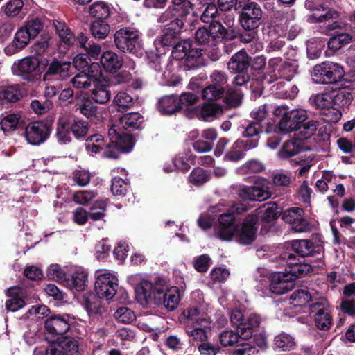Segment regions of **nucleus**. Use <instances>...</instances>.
Segmentation results:
<instances>
[{
    "mask_svg": "<svg viewBox=\"0 0 355 355\" xmlns=\"http://www.w3.org/2000/svg\"><path fill=\"white\" fill-rule=\"evenodd\" d=\"M239 196L244 200L263 201L271 197V193L264 182H256L254 186L241 188Z\"/></svg>",
    "mask_w": 355,
    "mask_h": 355,
    "instance_id": "nucleus-21",
    "label": "nucleus"
},
{
    "mask_svg": "<svg viewBox=\"0 0 355 355\" xmlns=\"http://www.w3.org/2000/svg\"><path fill=\"white\" fill-rule=\"evenodd\" d=\"M117 125H111L108 130L110 142L105 144L101 135H94L85 141V148L88 153L93 155L103 151V156L116 159L121 153L130 151L134 146V139L130 135H122Z\"/></svg>",
    "mask_w": 355,
    "mask_h": 355,
    "instance_id": "nucleus-1",
    "label": "nucleus"
},
{
    "mask_svg": "<svg viewBox=\"0 0 355 355\" xmlns=\"http://www.w3.org/2000/svg\"><path fill=\"white\" fill-rule=\"evenodd\" d=\"M316 293L313 290L306 288L295 291L290 297L291 304L294 306H301L305 305L311 301L315 299Z\"/></svg>",
    "mask_w": 355,
    "mask_h": 355,
    "instance_id": "nucleus-35",
    "label": "nucleus"
},
{
    "mask_svg": "<svg viewBox=\"0 0 355 355\" xmlns=\"http://www.w3.org/2000/svg\"><path fill=\"white\" fill-rule=\"evenodd\" d=\"M47 275L51 279L59 282L62 284L67 278L66 274L58 264L51 265L48 268Z\"/></svg>",
    "mask_w": 355,
    "mask_h": 355,
    "instance_id": "nucleus-64",
    "label": "nucleus"
},
{
    "mask_svg": "<svg viewBox=\"0 0 355 355\" xmlns=\"http://www.w3.org/2000/svg\"><path fill=\"white\" fill-rule=\"evenodd\" d=\"M71 63L70 62L62 61L54 58L51 61L46 67L43 76V80H63L70 76Z\"/></svg>",
    "mask_w": 355,
    "mask_h": 355,
    "instance_id": "nucleus-14",
    "label": "nucleus"
},
{
    "mask_svg": "<svg viewBox=\"0 0 355 355\" xmlns=\"http://www.w3.org/2000/svg\"><path fill=\"white\" fill-rule=\"evenodd\" d=\"M311 103L322 112L333 106L332 92L317 94L310 98Z\"/></svg>",
    "mask_w": 355,
    "mask_h": 355,
    "instance_id": "nucleus-41",
    "label": "nucleus"
},
{
    "mask_svg": "<svg viewBox=\"0 0 355 355\" xmlns=\"http://www.w3.org/2000/svg\"><path fill=\"white\" fill-rule=\"evenodd\" d=\"M95 291L98 297L109 301L116 293L118 279L110 271L101 269L96 272Z\"/></svg>",
    "mask_w": 355,
    "mask_h": 355,
    "instance_id": "nucleus-6",
    "label": "nucleus"
},
{
    "mask_svg": "<svg viewBox=\"0 0 355 355\" xmlns=\"http://www.w3.org/2000/svg\"><path fill=\"white\" fill-rule=\"evenodd\" d=\"M75 107L81 114L88 119L92 116H98V107L94 105L92 101L87 97H83L78 101Z\"/></svg>",
    "mask_w": 355,
    "mask_h": 355,
    "instance_id": "nucleus-37",
    "label": "nucleus"
},
{
    "mask_svg": "<svg viewBox=\"0 0 355 355\" xmlns=\"http://www.w3.org/2000/svg\"><path fill=\"white\" fill-rule=\"evenodd\" d=\"M39 60L33 56L26 57L20 60L14 67L13 70L17 75L30 74L39 67Z\"/></svg>",
    "mask_w": 355,
    "mask_h": 355,
    "instance_id": "nucleus-32",
    "label": "nucleus"
},
{
    "mask_svg": "<svg viewBox=\"0 0 355 355\" xmlns=\"http://www.w3.org/2000/svg\"><path fill=\"white\" fill-rule=\"evenodd\" d=\"M21 114L19 113H11L5 116L0 122L1 130L7 134L14 131L17 125L21 121Z\"/></svg>",
    "mask_w": 355,
    "mask_h": 355,
    "instance_id": "nucleus-45",
    "label": "nucleus"
},
{
    "mask_svg": "<svg viewBox=\"0 0 355 355\" xmlns=\"http://www.w3.org/2000/svg\"><path fill=\"white\" fill-rule=\"evenodd\" d=\"M114 42L121 51L132 52L140 44V33L135 29H120L114 35Z\"/></svg>",
    "mask_w": 355,
    "mask_h": 355,
    "instance_id": "nucleus-12",
    "label": "nucleus"
},
{
    "mask_svg": "<svg viewBox=\"0 0 355 355\" xmlns=\"http://www.w3.org/2000/svg\"><path fill=\"white\" fill-rule=\"evenodd\" d=\"M21 96L19 90V86H8L0 92V100H5L7 102H15Z\"/></svg>",
    "mask_w": 355,
    "mask_h": 355,
    "instance_id": "nucleus-57",
    "label": "nucleus"
},
{
    "mask_svg": "<svg viewBox=\"0 0 355 355\" xmlns=\"http://www.w3.org/2000/svg\"><path fill=\"white\" fill-rule=\"evenodd\" d=\"M74 323V318L69 314H58L51 316L45 322L47 332L52 336L66 334Z\"/></svg>",
    "mask_w": 355,
    "mask_h": 355,
    "instance_id": "nucleus-13",
    "label": "nucleus"
},
{
    "mask_svg": "<svg viewBox=\"0 0 355 355\" xmlns=\"http://www.w3.org/2000/svg\"><path fill=\"white\" fill-rule=\"evenodd\" d=\"M245 211V209L243 205H235L231 209L232 213L220 214L218 225L215 227V236L224 241H231L235 239L238 232V225L233 214H241Z\"/></svg>",
    "mask_w": 355,
    "mask_h": 355,
    "instance_id": "nucleus-4",
    "label": "nucleus"
},
{
    "mask_svg": "<svg viewBox=\"0 0 355 355\" xmlns=\"http://www.w3.org/2000/svg\"><path fill=\"white\" fill-rule=\"evenodd\" d=\"M114 318L120 322L130 323L135 320V315L130 309L123 306L116 311Z\"/></svg>",
    "mask_w": 355,
    "mask_h": 355,
    "instance_id": "nucleus-60",
    "label": "nucleus"
},
{
    "mask_svg": "<svg viewBox=\"0 0 355 355\" xmlns=\"http://www.w3.org/2000/svg\"><path fill=\"white\" fill-rule=\"evenodd\" d=\"M89 12L97 19H105L110 16V9L105 2L97 1L90 6Z\"/></svg>",
    "mask_w": 355,
    "mask_h": 355,
    "instance_id": "nucleus-49",
    "label": "nucleus"
},
{
    "mask_svg": "<svg viewBox=\"0 0 355 355\" xmlns=\"http://www.w3.org/2000/svg\"><path fill=\"white\" fill-rule=\"evenodd\" d=\"M58 344L67 355H74L78 351V343L73 338L64 337L60 341L55 343Z\"/></svg>",
    "mask_w": 355,
    "mask_h": 355,
    "instance_id": "nucleus-58",
    "label": "nucleus"
},
{
    "mask_svg": "<svg viewBox=\"0 0 355 355\" xmlns=\"http://www.w3.org/2000/svg\"><path fill=\"white\" fill-rule=\"evenodd\" d=\"M209 179L206 172L200 168H196L190 174L189 180L194 185L198 186L205 183Z\"/></svg>",
    "mask_w": 355,
    "mask_h": 355,
    "instance_id": "nucleus-62",
    "label": "nucleus"
},
{
    "mask_svg": "<svg viewBox=\"0 0 355 355\" xmlns=\"http://www.w3.org/2000/svg\"><path fill=\"white\" fill-rule=\"evenodd\" d=\"M329 309V303L324 297L314 299L313 302L309 306V312L314 314V317L317 316V314L322 315V313L323 314Z\"/></svg>",
    "mask_w": 355,
    "mask_h": 355,
    "instance_id": "nucleus-53",
    "label": "nucleus"
},
{
    "mask_svg": "<svg viewBox=\"0 0 355 355\" xmlns=\"http://www.w3.org/2000/svg\"><path fill=\"white\" fill-rule=\"evenodd\" d=\"M101 299L98 295L92 292H87L83 295L81 303L89 316L102 313L103 307Z\"/></svg>",
    "mask_w": 355,
    "mask_h": 355,
    "instance_id": "nucleus-30",
    "label": "nucleus"
},
{
    "mask_svg": "<svg viewBox=\"0 0 355 355\" xmlns=\"http://www.w3.org/2000/svg\"><path fill=\"white\" fill-rule=\"evenodd\" d=\"M88 131V124L80 119H73L69 115L60 116L57 122L56 136L58 140L66 144L70 142L71 133L76 139L86 136Z\"/></svg>",
    "mask_w": 355,
    "mask_h": 355,
    "instance_id": "nucleus-2",
    "label": "nucleus"
},
{
    "mask_svg": "<svg viewBox=\"0 0 355 355\" xmlns=\"http://www.w3.org/2000/svg\"><path fill=\"white\" fill-rule=\"evenodd\" d=\"M243 140L238 139L231 146L229 150L225 155L223 159L225 161L238 162L244 158L245 153L243 150Z\"/></svg>",
    "mask_w": 355,
    "mask_h": 355,
    "instance_id": "nucleus-42",
    "label": "nucleus"
},
{
    "mask_svg": "<svg viewBox=\"0 0 355 355\" xmlns=\"http://www.w3.org/2000/svg\"><path fill=\"white\" fill-rule=\"evenodd\" d=\"M304 211L298 207H291L283 213V220L291 225L296 232H306L311 230V225L303 218Z\"/></svg>",
    "mask_w": 355,
    "mask_h": 355,
    "instance_id": "nucleus-16",
    "label": "nucleus"
},
{
    "mask_svg": "<svg viewBox=\"0 0 355 355\" xmlns=\"http://www.w3.org/2000/svg\"><path fill=\"white\" fill-rule=\"evenodd\" d=\"M173 56L177 60L186 59L189 62L190 57H193V51L191 50V43L189 40H182L173 47Z\"/></svg>",
    "mask_w": 355,
    "mask_h": 355,
    "instance_id": "nucleus-39",
    "label": "nucleus"
},
{
    "mask_svg": "<svg viewBox=\"0 0 355 355\" xmlns=\"http://www.w3.org/2000/svg\"><path fill=\"white\" fill-rule=\"evenodd\" d=\"M209 312L207 304H201L197 306H190L184 309L182 315L186 319L187 327L195 324H211V320L207 315Z\"/></svg>",
    "mask_w": 355,
    "mask_h": 355,
    "instance_id": "nucleus-18",
    "label": "nucleus"
},
{
    "mask_svg": "<svg viewBox=\"0 0 355 355\" xmlns=\"http://www.w3.org/2000/svg\"><path fill=\"white\" fill-rule=\"evenodd\" d=\"M114 103L119 110L130 108L133 104V98L125 92H119L114 98Z\"/></svg>",
    "mask_w": 355,
    "mask_h": 355,
    "instance_id": "nucleus-56",
    "label": "nucleus"
},
{
    "mask_svg": "<svg viewBox=\"0 0 355 355\" xmlns=\"http://www.w3.org/2000/svg\"><path fill=\"white\" fill-rule=\"evenodd\" d=\"M162 296V288L147 280L141 281L135 288L136 299L144 307L159 306Z\"/></svg>",
    "mask_w": 355,
    "mask_h": 355,
    "instance_id": "nucleus-8",
    "label": "nucleus"
},
{
    "mask_svg": "<svg viewBox=\"0 0 355 355\" xmlns=\"http://www.w3.org/2000/svg\"><path fill=\"white\" fill-rule=\"evenodd\" d=\"M23 27L26 29L29 35L34 39L42 31L43 23L40 18L31 17L27 19Z\"/></svg>",
    "mask_w": 355,
    "mask_h": 355,
    "instance_id": "nucleus-51",
    "label": "nucleus"
},
{
    "mask_svg": "<svg viewBox=\"0 0 355 355\" xmlns=\"http://www.w3.org/2000/svg\"><path fill=\"white\" fill-rule=\"evenodd\" d=\"M282 258L286 260L288 267L285 269L289 275V279L295 281L297 278L304 276L312 270L311 265L304 262H295V256L290 252H285Z\"/></svg>",
    "mask_w": 355,
    "mask_h": 355,
    "instance_id": "nucleus-23",
    "label": "nucleus"
},
{
    "mask_svg": "<svg viewBox=\"0 0 355 355\" xmlns=\"http://www.w3.org/2000/svg\"><path fill=\"white\" fill-rule=\"evenodd\" d=\"M8 300L6 301L7 310L15 312L25 306L24 291L18 286L10 287L7 291Z\"/></svg>",
    "mask_w": 355,
    "mask_h": 355,
    "instance_id": "nucleus-26",
    "label": "nucleus"
},
{
    "mask_svg": "<svg viewBox=\"0 0 355 355\" xmlns=\"http://www.w3.org/2000/svg\"><path fill=\"white\" fill-rule=\"evenodd\" d=\"M199 98L198 96L191 92L182 93L178 98L180 109H187L189 106L195 105Z\"/></svg>",
    "mask_w": 355,
    "mask_h": 355,
    "instance_id": "nucleus-61",
    "label": "nucleus"
},
{
    "mask_svg": "<svg viewBox=\"0 0 355 355\" xmlns=\"http://www.w3.org/2000/svg\"><path fill=\"white\" fill-rule=\"evenodd\" d=\"M250 64L249 57L243 51H239L233 55L227 64L230 71L236 73V71H245Z\"/></svg>",
    "mask_w": 355,
    "mask_h": 355,
    "instance_id": "nucleus-33",
    "label": "nucleus"
},
{
    "mask_svg": "<svg viewBox=\"0 0 355 355\" xmlns=\"http://www.w3.org/2000/svg\"><path fill=\"white\" fill-rule=\"evenodd\" d=\"M127 182L118 177H115L112 180L111 185V191L114 196H123L127 191Z\"/></svg>",
    "mask_w": 355,
    "mask_h": 355,
    "instance_id": "nucleus-63",
    "label": "nucleus"
},
{
    "mask_svg": "<svg viewBox=\"0 0 355 355\" xmlns=\"http://www.w3.org/2000/svg\"><path fill=\"white\" fill-rule=\"evenodd\" d=\"M143 122V118L141 115L138 112H130L123 114L119 119L117 124H112V125H117L119 128V132L122 135H129L128 133H125L121 130H135L140 127ZM132 138V137L130 135Z\"/></svg>",
    "mask_w": 355,
    "mask_h": 355,
    "instance_id": "nucleus-28",
    "label": "nucleus"
},
{
    "mask_svg": "<svg viewBox=\"0 0 355 355\" xmlns=\"http://www.w3.org/2000/svg\"><path fill=\"white\" fill-rule=\"evenodd\" d=\"M193 327L191 329L188 326L187 327V334L189 337V341L194 342H204L207 339L208 331L211 329V324H202L192 325Z\"/></svg>",
    "mask_w": 355,
    "mask_h": 355,
    "instance_id": "nucleus-36",
    "label": "nucleus"
},
{
    "mask_svg": "<svg viewBox=\"0 0 355 355\" xmlns=\"http://www.w3.org/2000/svg\"><path fill=\"white\" fill-rule=\"evenodd\" d=\"M243 340L240 338L239 329L237 332L232 330H227L223 331L220 335V343L224 347L232 346L236 343H239Z\"/></svg>",
    "mask_w": 355,
    "mask_h": 355,
    "instance_id": "nucleus-54",
    "label": "nucleus"
},
{
    "mask_svg": "<svg viewBox=\"0 0 355 355\" xmlns=\"http://www.w3.org/2000/svg\"><path fill=\"white\" fill-rule=\"evenodd\" d=\"M323 243L320 234H313L309 239L293 241L291 246L295 252L302 257H306L322 252Z\"/></svg>",
    "mask_w": 355,
    "mask_h": 355,
    "instance_id": "nucleus-10",
    "label": "nucleus"
},
{
    "mask_svg": "<svg viewBox=\"0 0 355 355\" xmlns=\"http://www.w3.org/2000/svg\"><path fill=\"white\" fill-rule=\"evenodd\" d=\"M223 113V106L216 103L204 104L200 110V117L204 121H212Z\"/></svg>",
    "mask_w": 355,
    "mask_h": 355,
    "instance_id": "nucleus-38",
    "label": "nucleus"
},
{
    "mask_svg": "<svg viewBox=\"0 0 355 355\" xmlns=\"http://www.w3.org/2000/svg\"><path fill=\"white\" fill-rule=\"evenodd\" d=\"M160 305L163 304L168 311H173L178 306L180 300V292L177 287H171L166 292L162 289Z\"/></svg>",
    "mask_w": 355,
    "mask_h": 355,
    "instance_id": "nucleus-34",
    "label": "nucleus"
},
{
    "mask_svg": "<svg viewBox=\"0 0 355 355\" xmlns=\"http://www.w3.org/2000/svg\"><path fill=\"white\" fill-rule=\"evenodd\" d=\"M87 280V273L81 268H76L70 276L65 279L63 285L71 290L83 291Z\"/></svg>",
    "mask_w": 355,
    "mask_h": 355,
    "instance_id": "nucleus-27",
    "label": "nucleus"
},
{
    "mask_svg": "<svg viewBox=\"0 0 355 355\" xmlns=\"http://www.w3.org/2000/svg\"><path fill=\"white\" fill-rule=\"evenodd\" d=\"M333 105L337 107H347L352 101V95L347 89L343 88L338 90H333Z\"/></svg>",
    "mask_w": 355,
    "mask_h": 355,
    "instance_id": "nucleus-44",
    "label": "nucleus"
},
{
    "mask_svg": "<svg viewBox=\"0 0 355 355\" xmlns=\"http://www.w3.org/2000/svg\"><path fill=\"white\" fill-rule=\"evenodd\" d=\"M101 64L106 71L114 72L121 67L123 62L116 53L112 51H106L101 58Z\"/></svg>",
    "mask_w": 355,
    "mask_h": 355,
    "instance_id": "nucleus-31",
    "label": "nucleus"
},
{
    "mask_svg": "<svg viewBox=\"0 0 355 355\" xmlns=\"http://www.w3.org/2000/svg\"><path fill=\"white\" fill-rule=\"evenodd\" d=\"M257 214H262V219L266 222H270L278 217L281 210L275 202H270L263 205L260 209L257 210Z\"/></svg>",
    "mask_w": 355,
    "mask_h": 355,
    "instance_id": "nucleus-47",
    "label": "nucleus"
},
{
    "mask_svg": "<svg viewBox=\"0 0 355 355\" xmlns=\"http://www.w3.org/2000/svg\"><path fill=\"white\" fill-rule=\"evenodd\" d=\"M92 78L94 87L92 91V98L98 103H107L111 96L110 91L108 89L109 80L102 75L101 71H97Z\"/></svg>",
    "mask_w": 355,
    "mask_h": 355,
    "instance_id": "nucleus-19",
    "label": "nucleus"
},
{
    "mask_svg": "<svg viewBox=\"0 0 355 355\" xmlns=\"http://www.w3.org/2000/svg\"><path fill=\"white\" fill-rule=\"evenodd\" d=\"M257 214H248L243 220L240 230L236 232V240L241 245L251 244L256 238Z\"/></svg>",
    "mask_w": 355,
    "mask_h": 355,
    "instance_id": "nucleus-15",
    "label": "nucleus"
},
{
    "mask_svg": "<svg viewBox=\"0 0 355 355\" xmlns=\"http://www.w3.org/2000/svg\"><path fill=\"white\" fill-rule=\"evenodd\" d=\"M334 12L329 8L319 6L313 10V13L308 16L307 20L311 23L324 22L333 17Z\"/></svg>",
    "mask_w": 355,
    "mask_h": 355,
    "instance_id": "nucleus-50",
    "label": "nucleus"
},
{
    "mask_svg": "<svg viewBox=\"0 0 355 355\" xmlns=\"http://www.w3.org/2000/svg\"><path fill=\"white\" fill-rule=\"evenodd\" d=\"M107 202L105 200H97L91 208V212L89 214L82 207L76 209L73 214V220L78 225L85 224L88 218L93 220H99L105 216Z\"/></svg>",
    "mask_w": 355,
    "mask_h": 355,
    "instance_id": "nucleus-17",
    "label": "nucleus"
},
{
    "mask_svg": "<svg viewBox=\"0 0 355 355\" xmlns=\"http://www.w3.org/2000/svg\"><path fill=\"white\" fill-rule=\"evenodd\" d=\"M53 24L60 38L59 49L61 52L64 53L73 45L76 37L64 22L55 21Z\"/></svg>",
    "mask_w": 355,
    "mask_h": 355,
    "instance_id": "nucleus-25",
    "label": "nucleus"
},
{
    "mask_svg": "<svg viewBox=\"0 0 355 355\" xmlns=\"http://www.w3.org/2000/svg\"><path fill=\"white\" fill-rule=\"evenodd\" d=\"M33 37L23 26L15 34L14 38L4 49L6 55H12L26 47Z\"/></svg>",
    "mask_w": 355,
    "mask_h": 355,
    "instance_id": "nucleus-24",
    "label": "nucleus"
},
{
    "mask_svg": "<svg viewBox=\"0 0 355 355\" xmlns=\"http://www.w3.org/2000/svg\"><path fill=\"white\" fill-rule=\"evenodd\" d=\"M262 10L260 6L254 2L245 5L240 15V23L245 30H254L258 28L262 20Z\"/></svg>",
    "mask_w": 355,
    "mask_h": 355,
    "instance_id": "nucleus-11",
    "label": "nucleus"
},
{
    "mask_svg": "<svg viewBox=\"0 0 355 355\" xmlns=\"http://www.w3.org/2000/svg\"><path fill=\"white\" fill-rule=\"evenodd\" d=\"M300 151V141L293 139L285 142L278 153L280 159L293 157Z\"/></svg>",
    "mask_w": 355,
    "mask_h": 355,
    "instance_id": "nucleus-48",
    "label": "nucleus"
},
{
    "mask_svg": "<svg viewBox=\"0 0 355 355\" xmlns=\"http://www.w3.org/2000/svg\"><path fill=\"white\" fill-rule=\"evenodd\" d=\"M97 71H101L100 67L97 63H93L89 68L88 73L82 71L76 74L71 80L74 87L77 89L87 88L94 83V79L92 78L96 75Z\"/></svg>",
    "mask_w": 355,
    "mask_h": 355,
    "instance_id": "nucleus-29",
    "label": "nucleus"
},
{
    "mask_svg": "<svg viewBox=\"0 0 355 355\" xmlns=\"http://www.w3.org/2000/svg\"><path fill=\"white\" fill-rule=\"evenodd\" d=\"M298 64L295 60L282 61L280 58H274L269 60L268 70L271 83L278 78L291 80L297 73Z\"/></svg>",
    "mask_w": 355,
    "mask_h": 355,
    "instance_id": "nucleus-9",
    "label": "nucleus"
},
{
    "mask_svg": "<svg viewBox=\"0 0 355 355\" xmlns=\"http://www.w3.org/2000/svg\"><path fill=\"white\" fill-rule=\"evenodd\" d=\"M315 326L320 330H328L332 324V317L331 315V309L324 312L322 315L317 314L314 318Z\"/></svg>",
    "mask_w": 355,
    "mask_h": 355,
    "instance_id": "nucleus-59",
    "label": "nucleus"
},
{
    "mask_svg": "<svg viewBox=\"0 0 355 355\" xmlns=\"http://www.w3.org/2000/svg\"><path fill=\"white\" fill-rule=\"evenodd\" d=\"M225 88L210 85L205 87L202 92V97L206 101H214L220 98L224 94Z\"/></svg>",
    "mask_w": 355,
    "mask_h": 355,
    "instance_id": "nucleus-55",
    "label": "nucleus"
},
{
    "mask_svg": "<svg viewBox=\"0 0 355 355\" xmlns=\"http://www.w3.org/2000/svg\"><path fill=\"white\" fill-rule=\"evenodd\" d=\"M274 114L275 116H282L279 122V128L286 133L300 129L301 124L307 119V113L305 110L295 109L289 111L284 105L277 107Z\"/></svg>",
    "mask_w": 355,
    "mask_h": 355,
    "instance_id": "nucleus-5",
    "label": "nucleus"
},
{
    "mask_svg": "<svg viewBox=\"0 0 355 355\" xmlns=\"http://www.w3.org/2000/svg\"><path fill=\"white\" fill-rule=\"evenodd\" d=\"M159 111L164 114H172L180 110L178 98L171 95L162 98L158 105Z\"/></svg>",
    "mask_w": 355,
    "mask_h": 355,
    "instance_id": "nucleus-40",
    "label": "nucleus"
},
{
    "mask_svg": "<svg viewBox=\"0 0 355 355\" xmlns=\"http://www.w3.org/2000/svg\"><path fill=\"white\" fill-rule=\"evenodd\" d=\"M274 344L276 348L284 352L293 350L296 346L295 338L286 333H281L276 336Z\"/></svg>",
    "mask_w": 355,
    "mask_h": 355,
    "instance_id": "nucleus-43",
    "label": "nucleus"
},
{
    "mask_svg": "<svg viewBox=\"0 0 355 355\" xmlns=\"http://www.w3.org/2000/svg\"><path fill=\"white\" fill-rule=\"evenodd\" d=\"M49 135V128L46 123L36 121L28 125L25 130V137L28 143L39 145L46 140Z\"/></svg>",
    "mask_w": 355,
    "mask_h": 355,
    "instance_id": "nucleus-20",
    "label": "nucleus"
},
{
    "mask_svg": "<svg viewBox=\"0 0 355 355\" xmlns=\"http://www.w3.org/2000/svg\"><path fill=\"white\" fill-rule=\"evenodd\" d=\"M90 31L95 38L104 39L108 35L110 26L104 19H96L91 24Z\"/></svg>",
    "mask_w": 355,
    "mask_h": 355,
    "instance_id": "nucleus-46",
    "label": "nucleus"
},
{
    "mask_svg": "<svg viewBox=\"0 0 355 355\" xmlns=\"http://www.w3.org/2000/svg\"><path fill=\"white\" fill-rule=\"evenodd\" d=\"M311 76L315 83H333L343 77L344 71L343 67L337 63L324 62L314 67Z\"/></svg>",
    "mask_w": 355,
    "mask_h": 355,
    "instance_id": "nucleus-7",
    "label": "nucleus"
},
{
    "mask_svg": "<svg viewBox=\"0 0 355 355\" xmlns=\"http://www.w3.org/2000/svg\"><path fill=\"white\" fill-rule=\"evenodd\" d=\"M289 275L284 272H275L270 275V291L276 295H282L293 289V280L289 279Z\"/></svg>",
    "mask_w": 355,
    "mask_h": 355,
    "instance_id": "nucleus-22",
    "label": "nucleus"
},
{
    "mask_svg": "<svg viewBox=\"0 0 355 355\" xmlns=\"http://www.w3.org/2000/svg\"><path fill=\"white\" fill-rule=\"evenodd\" d=\"M352 40V37L347 33H340L331 37L328 42V47L337 51L342 46L348 44Z\"/></svg>",
    "mask_w": 355,
    "mask_h": 355,
    "instance_id": "nucleus-52",
    "label": "nucleus"
},
{
    "mask_svg": "<svg viewBox=\"0 0 355 355\" xmlns=\"http://www.w3.org/2000/svg\"><path fill=\"white\" fill-rule=\"evenodd\" d=\"M230 318L232 324L239 329L240 338L243 340L251 338L261 322L258 314L239 309L232 311Z\"/></svg>",
    "mask_w": 355,
    "mask_h": 355,
    "instance_id": "nucleus-3",
    "label": "nucleus"
}]
</instances>
